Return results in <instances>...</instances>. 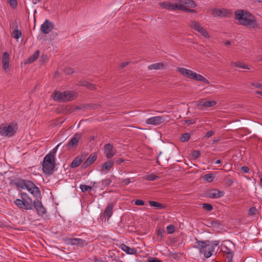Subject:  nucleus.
I'll use <instances>...</instances> for the list:
<instances>
[{"mask_svg":"<svg viewBox=\"0 0 262 262\" xmlns=\"http://www.w3.org/2000/svg\"><path fill=\"white\" fill-rule=\"evenodd\" d=\"M202 207L207 211H211L213 209L212 206L210 204L204 203L202 204Z\"/></svg>","mask_w":262,"mask_h":262,"instance_id":"45","label":"nucleus"},{"mask_svg":"<svg viewBox=\"0 0 262 262\" xmlns=\"http://www.w3.org/2000/svg\"><path fill=\"white\" fill-rule=\"evenodd\" d=\"M190 27L196 30V31L199 32L200 31L202 27L201 26V24L196 21H192L190 23Z\"/></svg>","mask_w":262,"mask_h":262,"instance_id":"30","label":"nucleus"},{"mask_svg":"<svg viewBox=\"0 0 262 262\" xmlns=\"http://www.w3.org/2000/svg\"><path fill=\"white\" fill-rule=\"evenodd\" d=\"M30 181L22 179H18L10 182L11 184L15 185L18 188L26 189Z\"/></svg>","mask_w":262,"mask_h":262,"instance_id":"12","label":"nucleus"},{"mask_svg":"<svg viewBox=\"0 0 262 262\" xmlns=\"http://www.w3.org/2000/svg\"><path fill=\"white\" fill-rule=\"evenodd\" d=\"M81 135L80 134L76 133L71 138L69 143L67 144V146L70 148L76 147L78 145L79 140L81 138Z\"/></svg>","mask_w":262,"mask_h":262,"instance_id":"14","label":"nucleus"},{"mask_svg":"<svg viewBox=\"0 0 262 262\" xmlns=\"http://www.w3.org/2000/svg\"><path fill=\"white\" fill-rule=\"evenodd\" d=\"M54 28V24L48 19H46L40 26V31L43 34H48Z\"/></svg>","mask_w":262,"mask_h":262,"instance_id":"9","label":"nucleus"},{"mask_svg":"<svg viewBox=\"0 0 262 262\" xmlns=\"http://www.w3.org/2000/svg\"><path fill=\"white\" fill-rule=\"evenodd\" d=\"M203 102L204 100H198L195 102L196 105L199 110H202L204 109V106L203 105Z\"/></svg>","mask_w":262,"mask_h":262,"instance_id":"49","label":"nucleus"},{"mask_svg":"<svg viewBox=\"0 0 262 262\" xmlns=\"http://www.w3.org/2000/svg\"><path fill=\"white\" fill-rule=\"evenodd\" d=\"M11 6L15 8L17 5V0H7Z\"/></svg>","mask_w":262,"mask_h":262,"instance_id":"51","label":"nucleus"},{"mask_svg":"<svg viewBox=\"0 0 262 262\" xmlns=\"http://www.w3.org/2000/svg\"><path fill=\"white\" fill-rule=\"evenodd\" d=\"M166 229L168 234H172L175 231V227L173 225H169L167 226Z\"/></svg>","mask_w":262,"mask_h":262,"instance_id":"43","label":"nucleus"},{"mask_svg":"<svg viewBox=\"0 0 262 262\" xmlns=\"http://www.w3.org/2000/svg\"><path fill=\"white\" fill-rule=\"evenodd\" d=\"M165 121L164 118L162 116H155L150 117L146 120V123L148 124L159 125Z\"/></svg>","mask_w":262,"mask_h":262,"instance_id":"13","label":"nucleus"},{"mask_svg":"<svg viewBox=\"0 0 262 262\" xmlns=\"http://www.w3.org/2000/svg\"><path fill=\"white\" fill-rule=\"evenodd\" d=\"M204 179L208 182H211L213 181L214 177L212 174L208 173L204 176Z\"/></svg>","mask_w":262,"mask_h":262,"instance_id":"41","label":"nucleus"},{"mask_svg":"<svg viewBox=\"0 0 262 262\" xmlns=\"http://www.w3.org/2000/svg\"><path fill=\"white\" fill-rule=\"evenodd\" d=\"M179 2L187 7L195 8L196 6L194 1L192 0H179Z\"/></svg>","mask_w":262,"mask_h":262,"instance_id":"26","label":"nucleus"},{"mask_svg":"<svg viewBox=\"0 0 262 262\" xmlns=\"http://www.w3.org/2000/svg\"><path fill=\"white\" fill-rule=\"evenodd\" d=\"M80 188L81 191L83 192L90 191L92 189V187L91 186H87L84 184L80 185Z\"/></svg>","mask_w":262,"mask_h":262,"instance_id":"39","label":"nucleus"},{"mask_svg":"<svg viewBox=\"0 0 262 262\" xmlns=\"http://www.w3.org/2000/svg\"><path fill=\"white\" fill-rule=\"evenodd\" d=\"M113 146L110 143L106 144L104 146V151L106 158H112L115 154L113 150Z\"/></svg>","mask_w":262,"mask_h":262,"instance_id":"15","label":"nucleus"},{"mask_svg":"<svg viewBox=\"0 0 262 262\" xmlns=\"http://www.w3.org/2000/svg\"><path fill=\"white\" fill-rule=\"evenodd\" d=\"M195 239L196 241V243L197 245L194 246V247L199 249L200 253H203L204 249L207 247L206 243L205 242L199 241L197 238Z\"/></svg>","mask_w":262,"mask_h":262,"instance_id":"23","label":"nucleus"},{"mask_svg":"<svg viewBox=\"0 0 262 262\" xmlns=\"http://www.w3.org/2000/svg\"><path fill=\"white\" fill-rule=\"evenodd\" d=\"M241 170H242V171H243L245 173H248L249 171V168L246 166H243L241 167Z\"/></svg>","mask_w":262,"mask_h":262,"instance_id":"58","label":"nucleus"},{"mask_svg":"<svg viewBox=\"0 0 262 262\" xmlns=\"http://www.w3.org/2000/svg\"><path fill=\"white\" fill-rule=\"evenodd\" d=\"M36 198V199L40 198L41 193L38 187H37L32 181H30L26 188Z\"/></svg>","mask_w":262,"mask_h":262,"instance_id":"5","label":"nucleus"},{"mask_svg":"<svg viewBox=\"0 0 262 262\" xmlns=\"http://www.w3.org/2000/svg\"><path fill=\"white\" fill-rule=\"evenodd\" d=\"M257 209L255 207H252L248 210V214L249 215H255L256 213Z\"/></svg>","mask_w":262,"mask_h":262,"instance_id":"47","label":"nucleus"},{"mask_svg":"<svg viewBox=\"0 0 262 262\" xmlns=\"http://www.w3.org/2000/svg\"><path fill=\"white\" fill-rule=\"evenodd\" d=\"M61 143H60L56 147H55L50 152L46 155V156H50L51 158H55V154L57 152V149L61 146Z\"/></svg>","mask_w":262,"mask_h":262,"instance_id":"36","label":"nucleus"},{"mask_svg":"<svg viewBox=\"0 0 262 262\" xmlns=\"http://www.w3.org/2000/svg\"><path fill=\"white\" fill-rule=\"evenodd\" d=\"M190 138V134L188 133H184L182 134L181 137V141L182 142H186L189 140Z\"/></svg>","mask_w":262,"mask_h":262,"instance_id":"40","label":"nucleus"},{"mask_svg":"<svg viewBox=\"0 0 262 262\" xmlns=\"http://www.w3.org/2000/svg\"><path fill=\"white\" fill-rule=\"evenodd\" d=\"M159 5L161 7L163 8V9H165L168 10H172L173 3L170 2L166 1L160 3Z\"/></svg>","mask_w":262,"mask_h":262,"instance_id":"28","label":"nucleus"},{"mask_svg":"<svg viewBox=\"0 0 262 262\" xmlns=\"http://www.w3.org/2000/svg\"><path fill=\"white\" fill-rule=\"evenodd\" d=\"M120 248L128 254L135 255L137 253L135 249L130 248L124 244L120 245Z\"/></svg>","mask_w":262,"mask_h":262,"instance_id":"18","label":"nucleus"},{"mask_svg":"<svg viewBox=\"0 0 262 262\" xmlns=\"http://www.w3.org/2000/svg\"><path fill=\"white\" fill-rule=\"evenodd\" d=\"M185 122L188 124H193L195 123V120L193 119L185 120Z\"/></svg>","mask_w":262,"mask_h":262,"instance_id":"62","label":"nucleus"},{"mask_svg":"<svg viewBox=\"0 0 262 262\" xmlns=\"http://www.w3.org/2000/svg\"><path fill=\"white\" fill-rule=\"evenodd\" d=\"M77 85L78 86H85L90 90H94L95 89V86L94 84L90 83L85 80L79 81L77 83Z\"/></svg>","mask_w":262,"mask_h":262,"instance_id":"22","label":"nucleus"},{"mask_svg":"<svg viewBox=\"0 0 262 262\" xmlns=\"http://www.w3.org/2000/svg\"><path fill=\"white\" fill-rule=\"evenodd\" d=\"M232 65H234L235 67L239 68H243L245 69H249L248 66L246 64H243L241 62H234L232 63Z\"/></svg>","mask_w":262,"mask_h":262,"instance_id":"37","label":"nucleus"},{"mask_svg":"<svg viewBox=\"0 0 262 262\" xmlns=\"http://www.w3.org/2000/svg\"><path fill=\"white\" fill-rule=\"evenodd\" d=\"M192 79L196 81H201L203 83L208 84L210 83L209 81L205 77H204V76L200 74L196 73L195 72L194 73Z\"/></svg>","mask_w":262,"mask_h":262,"instance_id":"24","label":"nucleus"},{"mask_svg":"<svg viewBox=\"0 0 262 262\" xmlns=\"http://www.w3.org/2000/svg\"><path fill=\"white\" fill-rule=\"evenodd\" d=\"M233 181L232 179H228L226 181V184L228 186H230L233 184Z\"/></svg>","mask_w":262,"mask_h":262,"instance_id":"59","label":"nucleus"},{"mask_svg":"<svg viewBox=\"0 0 262 262\" xmlns=\"http://www.w3.org/2000/svg\"><path fill=\"white\" fill-rule=\"evenodd\" d=\"M40 52L39 50H36L32 55L30 56L27 61L26 62V63L27 64H30L33 63L34 61H35L38 58L39 56Z\"/></svg>","mask_w":262,"mask_h":262,"instance_id":"25","label":"nucleus"},{"mask_svg":"<svg viewBox=\"0 0 262 262\" xmlns=\"http://www.w3.org/2000/svg\"><path fill=\"white\" fill-rule=\"evenodd\" d=\"M223 251L226 254V258H232L233 256V252L227 247H223Z\"/></svg>","mask_w":262,"mask_h":262,"instance_id":"32","label":"nucleus"},{"mask_svg":"<svg viewBox=\"0 0 262 262\" xmlns=\"http://www.w3.org/2000/svg\"><path fill=\"white\" fill-rule=\"evenodd\" d=\"M184 11H186V12H191V13H195L196 12V11L195 10L189 9L186 6L185 7V9H184Z\"/></svg>","mask_w":262,"mask_h":262,"instance_id":"61","label":"nucleus"},{"mask_svg":"<svg viewBox=\"0 0 262 262\" xmlns=\"http://www.w3.org/2000/svg\"><path fill=\"white\" fill-rule=\"evenodd\" d=\"M64 72L66 74L70 75L74 73V71L73 69L70 68H66L64 69Z\"/></svg>","mask_w":262,"mask_h":262,"instance_id":"50","label":"nucleus"},{"mask_svg":"<svg viewBox=\"0 0 262 262\" xmlns=\"http://www.w3.org/2000/svg\"><path fill=\"white\" fill-rule=\"evenodd\" d=\"M65 242L68 244L79 246L80 247H83L87 245V243L85 240L79 238H68L65 239Z\"/></svg>","mask_w":262,"mask_h":262,"instance_id":"8","label":"nucleus"},{"mask_svg":"<svg viewBox=\"0 0 262 262\" xmlns=\"http://www.w3.org/2000/svg\"><path fill=\"white\" fill-rule=\"evenodd\" d=\"M10 55L7 52H5L3 53L2 57V64L3 68L5 71L9 67Z\"/></svg>","mask_w":262,"mask_h":262,"instance_id":"17","label":"nucleus"},{"mask_svg":"<svg viewBox=\"0 0 262 262\" xmlns=\"http://www.w3.org/2000/svg\"><path fill=\"white\" fill-rule=\"evenodd\" d=\"M28 196H29L26 193H25V192L20 193V198H21L20 200H26Z\"/></svg>","mask_w":262,"mask_h":262,"instance_id":"57","label":"nucleus"},{"mask_svg":"<svg viewBox=\"0 0 262 262\" xmlns=\"http://www.w3.org/2000/svg\"><path fill=\"white\" fill-rule=\"evenodd\" d=\"M164 67V64L163 62H158L150 64L148 66L147 68L149 70H159L163 69Z\"/></svg>","mask_w":262,"mask_h":262,"instance_id":"27","label":"nucleus"},{"mask_svg":"<svg viewBox=\"0 0 262 262\" xmlns=\"http://www.w3.org/2000/svg\"><path fill=\"white\" fill-rule=\"evenodd\" d=\"M55 166V158H51L50 156H45L42 163V169L44 173L51 175L54 172Z\"/></svg>","mask_w":262,"mask_h":262,"instance_id":"4","label":"nucleus"},{"mask_svg":"<svg viewBox=\"0 0 262 262\" xmlns=\"http://www.w3.org/2000/svg\"><path fill=\"white\" fill-rule=\"evenodd\" d=\"M216 104V102L214 100H210V101H204L203 105L204 106V108L205 107H210L212 106H214Z\"/></svg>","mask_w":262,"mask_h":262,"instance_id":"34","label":"nucleus"},{"mask_svg":"<svg viewBox=\"0 0 262 262\" xmlns=\"http://www.w3.org/2000/svg\"><path fill=\"white\" fill-rule=\"evenodd\" d=\"M12 36L15 39L19 38L21 36V31L18 29L15 30L12 34Z\"/></svg>","mask_w":262,"mask_h":262,"instance_id":"38","label":"nucleus"},{"mask_svg":"<svg viewBox=\"0 0 262 262\" xmlns=\"http://www.w3.org/2000/svg\"><path fill=\"white\" fill-rule=\"evenodd\" d=\"M214 132L212 130L208 131L206 133L205 137L209 138L210 137H211L212 136H213L214 135Z\"/></svg>","mask_w":262,"mask_h":262,"instance_id":"56","label":"nucleus"},{"mask_svg":"<svg viewBox=\"0 0 262 262\" xmlns=\"http://www.w3.org/2000/svg\"><path fill=\"white\" fill-rule=\"evenodd\" d=\"M114 162L112 161H107L104 163L101 166V170L108 171L113 166Z\"/></svg>","mask_w":262,"mask_h":262,"instance_id":"29","label":"nucleus"},{"mask_svg":"<svg viewBox=\"0 0 262 262\" xmlns=\"http://www.w3.org/2000/svg\"><path fill=\"white\" fill-rule=\"evenodd\" d=\"M83 157L82 156L81 157H76L72 161L70 165V167L72 168H75L78 167L83 161Z\"/></svg>","mask_w":262,"mask_h":262,"instance_id":"21","label":"nucleus"},{"mask_svg":"<svg viewBox=\"0 0 262 262\" xmlns=\"http://www.w3.org/2000/svg\"><path fill=\"white\" fill-rule=\"evenodd\" d=\"M185 6L183 5L182 3H175L173 4V7L172 10H179L184 11Z\"/></svg>","mask_w":262,"mask_h":262,"instance_id":"35","label":"nucleus"},{"mask_svg":"<svg viewBox=\"0 0 262 262\" xmlns=\"http://www.w3.org/2000/svg\"><path fill=\"white\" fill-rule=\"evenodd\" d=\"M15 204L20 209H25V210H32L33 209V207L34 205H31L28 201L26 200H21L20 199H16L15 202Z\"/></svg>","mask_w":262,"mask_h":262,"instance_id":"6","label":"nucleus"},{"mask_svg":"<svg viewBox=\"0 0 262 262\" xmlns=\"http://www.w3.org/2000/svg\"><path fill=\"white\" fill-rule=\"evenodd\" d=\"M235 18L238 20L241 25L256 28L258 27L255 17L250 12L244 10H238L235 12Z\"/></svg>","mask_w":262,"mask_h":262,"instance_id":"1","label":"nucleus"},{"mask_svg":"<svg viewBox=\"0 0 262 262\" xmlns=\"http://www.w3.org/2000/svg\"><path fill=\"white\" fill-rule=\"evenodd\" d=\"M112 183V180L110 179H105L101 181L102 186L106 187L108 186Z\"/></svg>","mask_w":262,"mask_h":262,"instance_id":"44","label":"nucleus"},{"mask_svg":"<svg viewBox=\"0 0 262 262\" xmlns=\"http://www.w3.org/2000/svg\"><path fill=\"white\" fill-rule=\"evenodd\" d=\"M224 194V191L217 189H212L207 192L206 196L210 199H218L223 196Z\"/></svg>","mask_w":262,"mask_h":262,"instance_id":"7","label":"nucleus"},{"mask_svg":"<svg viewBox=\"0 0 262 262\" xmlns=\"http://www.w3.org/2000/svg\"><path fill=\"white\" fill-rule=\"evenodd\" d=\"M251 84H252V85L254 86L256 88H262V84L252 83Z\"/></svg>","mask_w":262,"mask_h":262,"instance_id":"64","label":"nucleus"},{"mask_svg":"<svg viewBox=\"0 0 262 262\" xmlns=\"http://www.w3.org/2000/svg\"><path fill=\"white\" fill-rule=\"evenodd\" d=\"M211 225L213 227H219L221 224H220L217 221H212L211 222Z\"/></svg>","mask_w":262,"mask_h":262,"instance_id":"55","label":"nucleus"},{"mask_svg":"<svg viewBox=\"0 0 262 262\" xmlns=\"http://www.w3.org/2000/svg\"><path fill=\"white\" fill-rule=\"evenodd\" d=\"M33 205L38 215L42 216L46 213V208L43 206L42 203L38 199L34 201Z\"/></svg>","mask_w":262,"mask_h":262,"instance_id":"11","label":"nucleus"},{"mask_svg":"<svg viewBox=\"0 0 262 262\" xmlns=\"http://www.w3.org/2000/svg\"><path fill=\"white\" fill-rule=\"evenodd\" d=\"M159 178L154 174H150L146 176V179L148 181H154Z\"/></svg>","mask_w":262,"mask_h":262,"instance_id":"42","label":"nucleus"},{"mask_svg":"<svg viewBox=\"0 0 262 262\" xmlns=\"http://www.w3.org/2000/svg\"><path fill=\"white\" fill-rule=\"evenodd\" d=\"M147 261L148 262H162V260L159 259L157 257H149L148 258Z\"/></svg>","mask_w":262,"mask_h":262,"instance_id":"52","label":"nucleus"},{"mask_svg":"<svg viewBox=\"0 0 262 262\" xmlns=\"http://www.w3.org/2000/svg\"><path fill=\"white\" fill-rule=\"evenodd\" d=\"M164 233V230L163 229H159L158 230V236L162 237L163 236V234Z\"/></svg>","mask_w":262,"mask_h":262,"instance_id":"60","label":"nucleus"},{"mask_svg":"<svg viewBox=\"0 0 262 262\" xmlns=\"http://www.w3.org/2000/svg\"><path fill=\"white\" fill-rule=\"evenodd\" d=\"M135 204L138 206H143L145 205V202L141 200H136Z\"/></svg>","mask_w":262,"mask_h":262,"instance_id":"53","label":"nucleus"},{"mask_svg":"<svg viewBox=\"0 0 262 262\" xmlns=\"http://www.w3.org/2000/svg\"><path fill=\"white\" fill-rule=\"evenodd\" d=\"M213 250L214 248L213 247H211L208 248V249L206 250L204 249V252L202 254H204V256L206 258H209L212 255Z\"/></svg>","mask_w":262,"mask_h":262,"instance_id":"33","label":"nucleus"},{"mask_svg":"<svg viewBox=\"0 0 262 262\" xmlns=\"http://www.w3.org/2000/svg\"><path fill=\"white\" fill-rule=\"evenodd\" d=\"M201 155V152L199 150H193L192 152V157L196 159Z\"/></svg>","mask_w":262,"mask_h":262,"instance_id":"48","label":"nucleus"},{"mask_svg":"<svg viewBox=\"0 0 262 262\" xmlns=\"http://www.w3.org/2000/svg\"><path fill=\"white\" fill-rule=\"evenodd\" d=\"M17 129V124L11 122L9 124H2L0 125V134L7 137L13 136Z\"/></svg>","mask_w":262,"mask_h":262,"instance_id":"3","label":"nucleus"},{"mask_svg":"<svg viewBox=\"0 0 262 262\" xmlns=\"http://www.w3.org/2000/svg\"><path fill=\"white\" fill-rule=\"evenodd\" d=\"M177 71L185 77L192 79L194 72L184 68H178Z\"/></svg>","mask_w":262,"mask_h":262,"instance_id":"16","label":"nucleus"},{"mask_svg":"<svg viewBox=\"0 0 262 262\" xmlns=\"http://www.w3.org/2000/svg\"><path fill=\"white\" fill-rule=\"evenodd\" d=\"M198 32H199L202 35H203V36H204L206 38H209V35L208 32L203 27L201 28L200 31H199Z\"/></svg>","mask_w":262,"mask_h":262,"instance_id":"46","label":"nucleus"},{"mask_svg":"<svg viewBox=\"0 0 262 262\" xmlns=\"http://www.w3.org/2000/svg\"><path fill=\"white\" fill-rule=\"evenodd\" d=\"M148 203L151 206L155 207L158 209H164L166 207L164 205L154 201H149Z\"/></svg>","mask_w":262,"mask_h":262,"instance_id":"31","label":"nucleus"},{"mask_svg":"<svg viewBox=\"0 0 262 262\" xmlns=\"http://www.w3.org/2000/svg\"><path fill=\"white\" fill-rule=\"evenodd\" d=\"M212 14L214 16L230 17L232 12L230 10L226 9H214L212 10Z\"/></svg>","mask_w":262,"mask_h":262,"instance_id":"10","label":"nucleus"},{"mask_svg":"<svg viewBox=\"0 0 262 262\" xmlns=\"http://www.w3.org/2000/svg\"><path fill=\"white\" fill-rule=\"evenodd\" d=\"M130 183V180L129 178L124 179L121 182V183L123 185H127L129 184Z\"/></svg>","mask_w":262,"mask_h":262,"instance_id":"54","label":"nucleus"},{"mask_svg":"<svg viewBox=\"0 0 262 262\" xmlns=\"http://www.w3.org/2000/svg\"><path fill=\"white\" fill-rule=\"evenodd\" d=\"M113 204L112 203L108 204L104 210L103 213V217L105 218L107 217L109 219L113 214Z\"/></svg>","mask_w":262,"mask_h":262,"instance_id":"20","label":"nucleus"},{"mask_svg":"<svg viewBox=\"0 0 262 262\" xmlns=\"http://www.w3.org/2000/svg\"><path fill=\"white\" fill-rule=\"evenodd\" d=\"M97 159V156L95 154L91 155L89 158L84 161V162L82 164V167L83 168H86L91 164L93 163Z\"/></svg>","mask_w":262,"mask_h":262,"instance_id":"19","label":"nucleus"},{"mask_svg":"<svg viewBox=\"0 0 262 262\" xmlns=\"http://www.w3.org/2000/svg\"><path fill=\"white\" fill-rule=\"evenodd\" d=\"M124 160L122 159V158H118V159H117L115 162L117 163V164H121L122 163H123V162H124Z\"/></svg>","mask_w":262,"mask_h":262,"instance_id":"63","label":"nucleus"},{"mask_svg":"<svg viewBox=\"0 0 262 262\" xmlns=\"http://www.w3.org/2000/svg\"><path fill=\"white\" fill-rule=\"evenodd\" d=\"M77 93L72 91L60 92L55 91L54 93L53 99L55 101L65 102L72 101L77 97Z\"/></svg>","mask_w":262,"mask_h":262,"instance_id":"2","label":"nucleus"}]
</instances>
